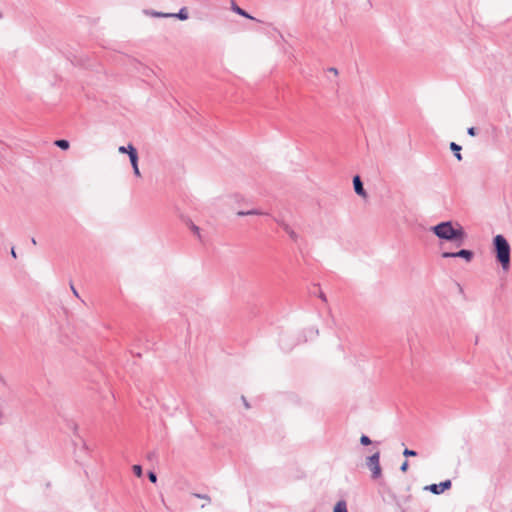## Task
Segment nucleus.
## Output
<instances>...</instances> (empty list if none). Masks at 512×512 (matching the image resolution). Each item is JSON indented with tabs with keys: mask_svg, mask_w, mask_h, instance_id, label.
<instances>
[{
	"mask_svg": "<svg viewBox=\"0 0 512 512\" xmlns=\"http://www.w3.org/2000/svg\"><path fill=\"white\" fill-rule=\"evenodd\" d=\"M430 230L440 240L454 243L456 247H460L464 244L466 239V233L463 227L459 223L452 221H444L439 224L432 226Z\"/></svg>",
	"mask_w": 512,
	"mask_h": 512,
	"instance_id": "f257e3e1",
	"label": "nucleus"
},
{
	"mask_svg": "<svg viewBox=\"0 0 512 512\" xmlns=\"http://www.w3.org/2000/svg\"><path fill=\"white\" fill-rule=\"evenodd\" d=\"M496 252V258L500 262L502 269L507 271L510 266V245L503 235H496L493 239Z\"/></svg>",
	"mask_w": 512,
	"mask_h": 512,
	"instance_id": "f03ea898",
	"label": "nucleus"
},
{
	"mask_svg": "<svg viewBox=\"0 0 512 512\" xmlns=\"http://www.w3.org/2000/svg\"><path fill=\"white\" fill-rule=\"evenodd\" d=\"M366 466L371 471V478L376 480L382 476V468L380 466V452L377 451L366 458Z\"/></svg>",
	"mask_w": 512,
	"mask_h": 512,
	"instance_id": "7ed1b4c3",
	"label": "nucleus"
},
{
	"mask_svg": "<svg viewBox=\"0 0 512 512\" xmlns=\"http://www.w3.org/2000/svg\"><path fill=\"white\" fill-rule=\"evenodd\" d=\"M441 256L443 258H463L467 262H470L474 254L470 250L461 249L458 252H442Z\"/></svg>",
	"mask_w": 512,
	"mask_h": 512,
	"instance_id": "20e7f679",
	"label": "nucleus"
},
{
	"mask_svg": "<svg viewBox=\"0 0 512 512\" xmlns=\"http://www.w3.org/2000/svg\"><path fill=\"white\" fill-rule=\"evenodd\" d=\"M451 485L452 483L450 480H445L439 484H431L429 486H426L425 489L429 490L433 494L439 495L443 493L445 490L449 489Z\"/></svg>",
	"mask_w": 512,
	"mask_h": 512,
	"instance_id": "39448f33",
	"label": "nucleus"
},
{
	"mask_svg": "<svg viewBox=\"0 0 512 512\" xmlns=\"http://www.w3.org/2000/svg\"><path fill=\"white\" fill-rule=\"evenodd\" d=\"M353 185H354V190L355 192L359 195V196H362V197H366V192L363 188V183L360 179L359 176H355L353 178Z\"/></svg>",
	"mask_w": 512,
	"mask_h": 512,
	"instance_id": "423d86ee",
	"label": "nucleus"
},
{
	"mask_svg": "<svg viewBox=\"0 0 512 512\" xmlns=\"http://www.w3.org/2000/svg\"><path fill=\"white\" fill-rule=\"evenodd\" d=\"M232 3H231V10L233 12H235L236 14L240 15V16H243L245 18H248V19H252V20H255L254 17H252L250 14H248L245 10H243L242 8H240L233 0H231Z\"/></svg>",
	"mask_w": 512,
	"mask_h": 512,
	"instance_id": "0eeeda50",
	"label": "nucleus"
},
{
	"mask_svg": "<svg viewBox=\"0 0 512 512\" xmlns=\"http://www.w3.org/2000/svg\"><path fill=\"white\" fill-rule=\"evenodd\" d=\"M170 18H178L180 20H187L189 15L185 7L181 8L178 13H170Z\"/></svg>",
	"mask_w": 512,
	"mask_h": 512,
	"instance_id": "6e6552de",
	"label": "nucleus"
},
{
	"mask_svg": "<svg viewBox=\"0 0 512 512\" xmlns=\"http://www.w3.org/2000/svg\"><path fill=\"white\" fill-rule=\"evenodd\" d=\"M284 231L288 234V236L290 237V239L294 242H297L298 239H299V235L298 233H296L294 231V229H292V227L290 225H284Z\"/></svg>",
	"mask_w": 512,
	"mask_h": 512,
	"instance_id": "1a4fd4ad",
	"label": "nucleus"
},
{
	"mask_svg": "<svg viewBox=\"0 0 512 512\" xmlns=\"http://www.w3.org/2000/svg\"><path fill=\"white\" fill-rule=\"evenodd\" d=\"M144 13L151 17H158V18H170V13H163V12H157L154 10H145Z\"/></svg>",
	"mask_w": 512,
	"mask_h": 512,
	"instance_id": "9d476101",
	"label": "nucleus"
},
{
	"mask_svg": "<svg viewBox=\"0 0 512 512\" xmlns=\"http://www.w3.org/2000/svg\"><path fill=\"white\" fill-rule=\"evenodd\" d=\"M238 216H248V215H267V213L259 210V209H252L248 211H238Z\"/></svg>",
	"mask_w": 512,
	"mask_h": 512,
	"instance_id": "9b49d317",
	"label": "nucleus"
},
{
	"mask_svg": "<svg viewBox=\"0 0 512 512\" xmlns=\"http://www.w3.org/2000/svg\"><path fill=\"white\" fill-rule=\"evenodd\" d=\"M130 149V155L129 159L132 165V168H136L138 165V153L135 148H129Z\"/></svg>",
	"mask_w": 512,
	"mask_h": 512,
	"instance_id": "f8f14e48",
	"label": "nucleus"
},
{
	"mask_svg": "<svg viewBox=\"0 0 512 512\" xmlns=\"http://www.w3.org/2000/svg\"><path fill=\"white\" fill-rule=\"evenodd\" d=\"M450 149L454 152V155L457 158V160L461 161L462 160V155L460 153L461 146L456 144L455 142H451L450 143Z\"/></svg>",
	"mask_w": 512,
	"mask_h": 512,
	"instance_id": "ddd939ff",
	"label": "nucleus"
},
{
	"mask_svg": "<svg viewBox=\"0 0 512 512\" xmlns=\"http://www.w3.org/2000/svg\"><path fill=\"white\" fill-rule=\"evenodd\" d=\"M333 512H348L347 505L345 501H339L335 507Z\"/></svg>",
	"mask_w": 512,
	"mask_h": 512,
	"instance_id": "4468645a",
	"label": "nucleus"
},
{
	"mask_svg": "<svg viewBox=\"0 0 512 512\" xmlns=\"http://www.w3.org/2000/svg\"><path fill=\"white\" fill-rule=\"evenodd\" d=\"M55 145L63 150H67L70 146L69 141L65 139L56 140Z\"/></svg>",
	"mask_w": 512,
	"mask_h": 512,
	"instance_id": "2eb2a0df",
	"label": "nucleus"
},
{
	"mask_svg": "<svg viewBox=\"0 0 512 512\" xmlns=\"http://www.w3.org/2000/svg\"><path fill=\"white\" fill-rule=\"evenodd\" d=\"M129 148H134L133 145L129 144L128 146H120L118 148V151L122 154L124 153H127L128 155H130V149Z\"/></svg>",
	"mask_w": 512,
	"mask_h": 512,
	"instance_id": "dca6fc26",
	"label": "nucleus"
},
{
	"mask_svg": "<svg viewBox=\"0 0 512 512\" xmlns=\"http://www.w3.org/2000/svg\"><path fill=\"white\" fill-rule=\"evenodd\" d=\"M360 443H361L362 445L367 446V445L371 444V440H370V438H369L367 435H362V436L360 437Z\"/></svg>",
	"mask_w": 512,
	"mask_h": 512,
	"instance_id": "f3484780",
	"label": "nucleus"
},
{
	"mask_svg": "<svg viewBox=\"0 0 512 512\" xmlns=\"http://www.w3.org/2000/svg\"><path fill=\"white\" fill-rule=\"evenodd\" d=\"M133 472L137 477H141L142 476V467L140 465H134Z\"/></svg>",
	"mask_w": 512,
	"mask_h": 512,
	"instance_id": "a211bd4d",
	"label": "nucleus"
},
{
	"mask_svg": "<svg viewBox=\"0 0 512 512\" xmlns=\"http://www.w3.org/2000/svg\"><path fill=\"white\" fill-rule=\"evenodd\" d=\"M403 455H404V456H406V457H414V456H416V455H417V452H416V451H414V450H410V449H407V448H406V449L403 451Z\"/></svg>",
	"mask_w": 512,
	"mask_h": 512,
	"instance_id": "6ab92c4d",
	"label": "nucleus"
},
{
	"mask_svg": "<svg viewBox=\"0 0 512 512\" xmlns=\"http://www.w3.org/2000/svg\"><path fill=\"white\" fill-rule=\"evenodd\" d=\"M190 229H191V231H192L194 234H196L197 236H199V237H200V229H199V227H198V226H196L195 224H193V223H192V224L190 225Z\"/></svg>",
	"mask_w": 512,
	"mask_h": 512,
	"instance_id": "aec40b11",
	"label": "nucleus"
},
{
	"mask_svg": "<svg viewBox=\"0 0 512 512\" xmlns=\"http://www.w3.org/2000/svg\"><path fill=\"white\" fill-rule=\"evenodd\" d=\"M148 477H149V480L153 483H155L157 481V476L154 472H149Z\"/></svg>",
	"mask_w": 512,
	"mask_h": 512,
	"instance_id": "412c9836",
	"label": "nucleus"
},
{
	"mask_svg": "<svg viewBox=\"0 0 512 512\" xmlns=\"http://www.w3.org/2000/svg\"><path fill=\"white\" fill-rule=\"evenodd\" d=\"M402 472H406L408 470V461H404L400 467Z\"/></svg>",
	"mask_w": 512,
	"mask_h": 512,
	"instance_id": "4be33fe9",
	"label": "nucleus"
},
{
	"mask_svg": "<svg viewBox=\"0 0 512 512\" xmlns=\"http://www.w3.org/2000/svg\"><path fill=\"white\" fill-rule=\"evenodd\" d=\"M467 133L470 135V136H475L476 135V128L474 127H470L467 129Z\"/></svg>",
	"mask_w": 512,
	"mask_h": 512,
	"instance_id": "5701e85b",
	"label": "nucleus"
},
{
	"mask_svg": "<svg viewBox=\"0 0 512 512\" xmlns=\"http://www.w3.org/2000/svg\"><path fill=\"white\" fill-rule=\"evenodd\" d=\"M275 221L282 227L283 230H284V225H288L286 222H284L283 220H280V219H275Z\"/></svg>",
	"mask_w": 512,
	"mask_h": 512,
	"instance_id": "b1692460",
	"label": "nucleus"
},
{
	"mask_svg": "<svg viewBox=\"0 0 512 512\" xmlns=\"http://www.w3.org/2000/svg\"><path fill=\"white\" fill-rule=\"evenodd\" d=\"M275 221L282 227L283 230H284V225H288L286 222H284L283 220H280V219H275Z\"/></svg>",
	"mask_w": 512,
	"mask_h": 512,
	"instance_id": "393cba45",
	"label": "nucleus"
},
{
	"mask_svg": "<svg viewBox=\"0 0 512 512\" xmlns=\"http://www.w3.org/2000/svg\"><path fill=\"white\" fill-rule=\"evenodd\" d=\"M133 172H134V174H135L137 177H140V175H141V174H140V170H139V168H138V165L136 166V168H133Z\"/></svg>",
	"mask_w": 512,
	"mask_h": 512,
	"instance_id": "a878e982",
	"label": "nucleus"
},
{
	"mask_svg": "<svg viewBox=\"0 0 512 512\" xmlns=\"http://www.w3.org/2000/svg\"><path fill=\"white\" fill-rule=\"evenodd\" d=\"M5 385V379L4 377L0 374V386H4Z\"/></svg>",
	"mask_w": 512,
	"mask_h": 512,
	"instance_id": "bb28decb",
	"label": "nucleus"
},
{
	"mask_svg": "<svg viewBox=\"0 0 512 512\" xmlns=\"http://www.w3.org/2000/svg\"><path fill=\"white\" fill-rule=\"evenodd\" d=\"M71 289H72L73 294H74L76 297H79L78 292H77V290L74 288V286H73V285H71Z\"/></svg>",
	"mask_w": 512,
	"mask_h": 512,
	"instance_id": "cd10ccee",
	"label": "nucleus"
},
{
	"mask_svg": "<svg viewBox=\"0 0 512 512\" xmlns=\"http://www.w3.org/2000/svg\"><path fill=\"white\" fill-rule=\"evenodd\" d=\"M197 497L199 498H202V499H206V500H209V497L207 495H197Z\"/></svg>",
	"mask_w": 512,
	"mask_h": 512,
	"instance_id": "c85d7f7f",
	"label": "nucleus"
},
{
	"mask_svg": "<svg viewBox=\"0 0 512 512\" xmlns=\"http://www.w3.org/2000/svg\"><path fill=\"white\" fill-rule=\"evenodd\" d=\"M330 71H331L332 73H334V74H337V73H338V72H337V69H335V68H330Z\"/></svg>",
	"mask_w": 512,
	"mask_h": 512,
	"instance_id": "c756f323",
	"label": "nucleus"
},
{
	"mask_svg": "<svg viewBox=\"0 0 512 512\" xmlns=\"http://www.w3.org/2000/svg\"><path fill=\"white\" fill-rule=\"evenodd\" d=\"M12 255L13 257H16L15 251L12 249Z\"/></svg>",
	"mask_w": 512,
	"mask_h": 512,
	"instance_id": "7c9ffc66",
	"label": "nucleus"
},
{
	"mask_svg": "<svg viewBox=\"0 0 512 512\" xmlns=\"http://www.w3.org/2000/svg\"><path fill=\"white\" fill-rule=\"evenodd\" d=\"M2 18V13L0 12V19Z\"/></svg>",
	"mask_w": 512,
	"mask_h": 512,
	"instance_id": "2f4dec72",
	"label": "nucleus"
}]
</instances>
